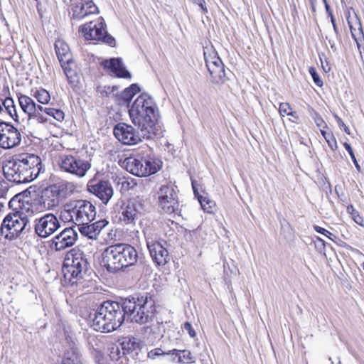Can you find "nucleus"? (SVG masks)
Returning <instances> with one entry per match:
<instances>
[{"mask_svg": "<svg viewBox=\"0 0 364 364\" xmlns=\"http://www.w3.org/2000/svg\"><path fill=\"white\" fill-rule=\"evenodd\" d=\"M129 114L132 123L138 127L144 139H151L159 131V114L153 98L142 93L134 100Z\"/></svg>", "mask_w": 364, "mask_h": 364, "instance_id": "1", "label": "nucleus"}, {"mask_svg": "<svg viewBox=\"0 0 364 364\" xmlns=\"http://www.w3.org/2000/svg\"><path fill=\"white\" fill-rule=\"evenodd\" d=\"M126 318L124 301L121 304L106 301L95 313L92 326L96 331L111 332L119 328Z\"/></svg>", "mask_w": 364, "mask_h": 364, "instance_id": "2", "label": "nucleus"}, {"mask_svg": "<svg viewBox=\"0 0 364 364\" xmlns=\"http://www.w3.org/2000/svg\"><path fill=\"white\" fill-rule=\"evenodd\" d=\"M138 259L135 248L127 244H117L107 247L102 254L104 266L110 272L134 265Z\"/></svg>", "mask_w": 364, "mask_h": 364, "instance_id": "3", "label": "nucleus"}, {"mask_svg": "<svg viewBox=\"0 0 364 364\" xmlns=\"http://www.w3.org/2000/svg\"><path fill=\"white\" fill-rule=\"evenodd\" d=\"M127 319L139 324H145L152 321L155 312V299L152 295L146 293L136 298L124 300Z\"/></svg>", "mask_w": 364, "mask_h": 364, "instance_id": "4", "label": "nucleus"}, {"mask_svg": "<svg viewBox=\"0 0 364 364\" xmlns=\"http://www.w3.org/2000/svg\"><path fill=\"white\" fill-rule=\"evenodd\" d=\"M87 261L82 252L72 250L65 259L63 272L65 279L73 285L82 278V272L87 269Z\"/></svg>", "mask_w": 364, "mask_h": 364, "instance_id": "5", "label": "nucleus"}, {"mask_svg": "<svg viewBox=\"0 0 364 364\" xmlns=\"http://www.w3.org/2000/svg\"><path fill=\"white\" fill-rule=\"evenodd\" d=\"M75 215V225L81 228H105L109 222L106 220H98L91 225L95 217V208L89 201L80 200L75 202L73 208Z\"/></svg>", "mask_w": 364, "mask_h": 364, "instance_id": "6", "label": "nucleus"}, {"mask_svg": "<svg viewBox=\"0 0 364 364\" xmlns=\"http://www.w3.org/2000/svg\"><path fill=\"white\" fill-rule=\"evenodd\" d=\"M74 185L72 183H60L45 188L40 199L41 204L46 209L57 207L72 193Z\"/></svg>", "mask_w": 364, "mask_h": 364, "instance_id": "7", "label": "nucleus"}, {"mask_svg": "<svg viewBox=\"0 0 364 364\" xmlns=\"http://www.w3.org/2000/svg\"><path fill=\"white\" fill-rule=\"evenodd\" d=\"M58 166L62 171L77 178L84 177L91 168L90 161L71 154L61 155L58 160Z\"/></svg>", "mask_w": 364, "mask_h": 364, "instance_id": "8", "label": "nucleus"}, {"mask_svg": "<svg viewBox=\"0 0 364 364\" xmlns=\"http://www.w3.org/2000/svg\"><path fill=\"white\" fill-rule=\"evenodd\" d=\"M122 167L133 175L142 177L155 173L159 168V164L151 158H126Z\"/></svg>", "mask_w": 364, "mask_h": 364, "instance_id": "9", "label": "nucleus"}, {"mask_svg": "<svg viewBox=\"0 0 364 364\" xmlns=\"http://www.w3.org/2000/svg\"><path fill=\"white\" fill-rule=\"evenodd\" d=\"M79 32L86 40L102 41L109 46H112L115 42L114 38L107 34L102 18L97 22L90 21L80 26Z\"/></svg>", "mask_w": 364, "mask_h": 364, "instance_id": "10", "label": "nucleus"}, {"mask_svg": "<svg viewBox=\"0 0 364 364\" xmlns=\"http://www.w3.org/2000/svg\"><path fill=\"white\" fill-rule=\"evenodd\" d=\"M68 6L69 15L73 21L83 20L99 12L98 8L92 1L84 2L83 0H65Z\"/></svg>", "mask_w": 364, "mask_h": 364, "instance_id": "11", "label": "nucleus"}, {"mask_svg": "<svg viewBox=\"0 0 364 364\" xmlns=\"http://www.w3.org/2000/svg\"><path fill=\"white\" fill-rule=\"evenodd\" d=\"M158 203L163 211L168 214L178 209V195L171 185L161 186L158 191Z\"/></svg>", "mask_w": 364, "mask_h": 364, "instance_id": "12", "label": "nucleus"}, {"mask_svg": "<svg viewBox=\"0 0 364 364\" xmlns=\"http://www.w3.org/2000/svg\"><path fill=\"white\" fill-rule=\"evenodd\" d=\"M21 162L17 156L13 160L8 161L3 166V172L5 178L16 183L31 182V180L26 174V170L21 166Z\"/></svg>", "mask_w": 364, "mask_h": 364, "instance_id": "13", "label": "nucleus"}, {"mask_svg": "<svg viewBox=\"0 0 364 364\" xmlns=\"http://www.w3.org/2000/svg\"><path fill=\"white\" fill-rule=\"evenodd\" d=\"M21 142L19 131L9 123L0 122V147L9 149L18 146Z\"/></svg>", "mask_w": 364, "mask_h": 364, "instance_id": "14", "label": "nucleus"}, {"mask_svg": "<svg viewBox=\"0 0 364 364\" xmlns=\"http://www.w3.org/2000/svg\"><path fill=\"white\" fill-rule=\"evenodd\" d=\"M141 205L136 200H130L122 208L119 220L127 225L142 226Z\"/></svg>", "mask_w": 364, "mask_h": 364, "instance_id": "15", "label": "nucleus"}, {"mask_svg": "<svg viewBox=\"0 0 364 364\" xmlns=\"http://www.w3.org/2000/svg\"><path fill=\"white\" fill-rule=\"evenodd\" d=\"M21 166L26 170V174L31 181L36 179L42 171L43 166L41 159L36 154L24 153L16 156Z\"/></svg>", "mask_w": 364, "mask_h": 364, "instance_id": "16", "label": "nucleus"}, {"mask_svg": "<svg viewBox=\"0 0 364 364\" xmlns=\"http://www.w3.org/2000/svg\"><path fill=\"white\" fill-rule=\"evenodd\" d=\"M115 137L126 145L136 144L141 141V136L136 132L134 128L125 123H119L114 128Z\"/></svg>", "mask_w": 364, "mask_h": 364, "instance_id": "17", "label": "nucleus"}, {"mask_svg": "<svg viewBox=\"0 0 364 364\" xmlns=\"http://www.w3.org/2000/svg\"><path fill=\"white\" fill-rule=\"evenodd\" d=\"M102 66L107 70L110 75L117 77L130 78L131 74L126 70L121 58H111L102 62Z\"/></svg>", "mask_w": 364, "mask_h": 364, "instance_id": "18", "label": "nucleus"}, {"mask_svg": "<svg viewBox=\"0 0 364 364\" xmlns=\"http://www.w3.org/2000/svg\"><path fill=\"white\" fill-rule=\"evenodd\" d=\"M88 189L105 204H107L113 196V188L108 181H100L95 184L90 185Z\"/></svg>", "mask_w": 364, "mask_h": 364, "instance_id": "19", "label": "nucleus"}, {"mask_svg": "<svg viewBox=\"0 0 364 364\" xmlns=\"http://www.w3.org/2000/svg\"><path fill=\"white\" fill-rule=\"evenodd\" d=\"M146 245L152 259L158 265H164L168 262V251L159 242L146 238Z\"/></svg>", "mask_w": 364, "mask_h": 364, "instance_id": "20", "label": "nucleus"}, {"mask_svg": "<svg viewBox=\"0 0 364 364\" xmlns=\"http://www.w3.org/2000/svg\"><path fill=\"white\" fill-rule=\"evenodd\" d=\"M77 234L75 229H63L53 239V244L57 250H61L73 245L77 240Z\"/></svg>", "mask_w": 364, "mask_h": 364, "instance_id": "21", "label": "nucleus"}, {"mask_svg": "<svg viewBox=\"0 0 364 364\" xmlns=\"http://www.w3.org/2000/svg\"><path fill=\"white\" fill-rule=\"evenodd\" d=\"M347 20L352 37L355 41L360 56L364 61V33L363 32L361 23L356 15L355 25L353 24V21L350 17H348Z\"/></svg>", "mask_w": 364, "mask_h": 364, "instance_id": "22", "label": "nucleus"}, {"mask_svg": "<svg viewBox=\"0 0 364 364\" xmlns=\"http://www.w3.org/2000/svg\"><path fill=\"white\" fill-rule=\"evenodd\" d=\"M28 219L23 212L10 213L4 219L0 228H26Z\"/></svg>", "mask_w": 364, "mask_h": 364, "instance_id": "23", "label": "nucleus"}, {"mask_svg": "<svg viewBox=\"0 0 364 364\" xmlns=\"http://www.w3.org/2000/svg\"><path fill=\"white\" fill-rule=\"evenodd\" d=\"M213 64L215 65L213 70L210 67H207L212 81L216 84L225 82L228 77L221 59L219 58V62L218 60L213 61Z\"/></svg>", "mask_w": 364, "mask_h": 364, "instance_id": "24", "label": "nucleus"}, {"mask_svg": "<svg viewBox=\"0 0 364 364\" xmlns=\"http://www.w3.org/2000/svg\"><path fill=\"white\" fill-rule=\"evenodd\" d=\"M63 364H82L81 355L75 343H70L66 349L63 358Z\"/></svg>", "mask_w": 364, "mask_h": 364, "instance_id": "25", "label": "nucleus"}, {"mask_svg": "<svg viewBox=\"0 0 364 364\" xmlns=\"http://www.w3.org/2000/svg\"><path fill=\"white\" fill-rule=\"evenodd\" d=\"M55 49L58 58L60 63H69L71 61V53L68 46L62 41H56Z\"/></svg>", "mask_w": 364, "mask_h": 364, "instance_id": "26", "label": "nucleus"}, {"mask_svg": "<svg viewBox=\"0 0 364 364\" xmlns=\"http://www.w3.org/2000/svg\"><path fill=\"white\" fill-rule=\"evenodd\" d=\"M34 228H60L57 218L52 213L35 219Z\"/></svg>", "mask_w": 364, "mask_h": 364, "instance_id": "27", "label": "nucleus"}, {"mask_svg": "<svg viewBox=\"0 0 364 364\" xmlns=\"http://www.w3.org/2000/svg\"><path fill=\"white\" fill-rule=\"evenodd\" d=\"M18 102L21 109L28 114L30 119L32 118V115L36 112V102L33 100L27 95H21L18 97Z\"/></svg>", "mask_w": 364, "mask_h": 364, "instance_id": "28", "label": "nucleus"}, {"mask_svg": "<svg viewBox=\"0 0 364 364\" xmlns=\"http://www.w3.org/2000/svg\"><path fill=\"white\" fill-rule=\"evenodd\" d=\"M166 354L178 356L177 363H193L195 362V357L188 350L173 349L168 350Z\"/></svg>", "mask_w": 364, "mask_h": 364, "instance_id": "29", "label": "nucleus"}, {"mask_svg": "<svg viewBox=\"0 0 364 364\" xmlns=\"http://www.w3.org/2000/svg\"><path fill=\"white\" fill-rule=\"evenodd\" d=\"M123 354H129L140 349L141 343L136 338H124L121 343Z\"/></svg>", "mask_w": 364, "mask_h": 364, "instance_id": "30", "label": "nucleus"}, {"mask_svg": "<svg viewBox=\"0 0 364 364\" xmlns=\"http://www.w3.org/2000/svg\"><path fill=\"white\" fill-rule=\"evenodd\" d=\"M99 242L107 245L117 240V230L114 229H99Z\"/></svg>", "mask_w": 364, "mask_h": 364, "instance_id": "31", "label": "nucleus"}, {"mask_svg": "<svg viewBox=\"0 0 364 364\" xmlns=\"http://www.w3.org/2000/svg\"><path fill=\"white\" fill-rule=\"evenodd\" d=\"M140 91V88L137 84H132L129 87L126 88L121 94L120 104H129L133 97Z\"/></svg>", "mask_w": 364, "mask_h": 364, "instance_id": "32", "label": "nucleus"}, {"mask_svg": "<svg viewBox=\"0 0 364 364\" xmlns=\"http://www.w3.org/2000/svg\"><path fill=\"white\" fill-rule=\"evenodd\" d=\"M204 58L205 61L206 67H210L213 70L215 65L213 64V61L218 60L219 62V56L217 52L213 49V48L206 47L204 49Z\"/></svg>", "mask_w": 364, "mask_h": 364, "instance_id": "33", "label": "nucleus"}, {"mask_svg": "<svg viewBox=\"0 0 364 364\" xmlns=\"http://www.w3.org/2000/svg\"><path fill=\"white\" fill-rule=\"evenodd\" d=\"M60 65L68 82L71 84L74 83L77 80V75L76 72L72 68V66L74 65L73 61L71 60L69 63H60Z\"/></svg>", "mask_w": 364, "mask_h": 364, "instance_id": "34", "label": "nucleus"}, {"mask_svg": "<svg viewBox=\"0 0 364 364\" xmlns=\"http://www.w3.org/2000/svg\"><path fill=\"white\" fill-rule=\"evenodd\" d=\"M44 114L45 117L48 118L50 117L58 122H62L65 117V114L61 109L52 107H46L44 109Z\"/></svg>", "mask_w": 364, "mask_h": 364, "instance_id": "35", "label": "nucleus"}, {"mask_svg": "<svg viewBox=\"0 0 364 364\" xmlns=\"http://www.w3.org/2000/svg\"><path fill=\"white\" fill-rule=\"evenodd\" d=\"M3 105L9 114L15 120L18 121V114L16 113V107L14 100L10 98H6L3 102Z\"/></svg>", "mask_w": 364, "mask_h": 364, "instance_id": "36", "label": "nucleus"}, {"mask_svg": "<svg viewBox=\"0 0 364 364\" xmlns=\"http://www.w3.org/2000/svg\"><path fill=\"white\" fill-rule=\"evenodd\" d=\"M198 201L201 205V208L208 213H212L215 203L213 200L209 199L206 196H198Z\"/></svg>", "mask_w": 364, "mask_h": 364, "instance_id": "37", "label": "nucleus"}, {"mask_svg": "<svg viewBox=\"0 0 364 364\" xmlns=\"http://www.w3.org/2000/svg\"><path fill=\"white\" fill-rule=\"evenodd\" d=\"M279 112L282 117H284L285 114L288 116H291L295 119H297L298 117L295 112L292 111V108L289 105V103L282 102L279 104Z\"/></svg>", "mask_w": 364, "mask_h": 364, "instance_id": "38", "label": "nucleus"}, {"mask_svg": "<svg viewBox=\"0 0 364 364\" xmlns=\"http://www.w3.org/2000/svg\"><path fill=\"white\" fill-rule=\"evenodd\" d=\"M34 97L38 102L41 104H48L50 100L49 92L45 89H40L34 93Z\"/></svg>", "mask_w": 364, "mask_h": 364, "instance_id": "39", "label": "nucleus"}, {"mask_svg": "<svg viewBox=\"0 0 364 364\" xmlns=\"http://www.w3.org/2000/svg\"><path fill=\"white\" fill-rule=\"evenodd\" d=\"M321 134L326 141L329 147L333 151L337 149V142L333 136L331 132H328L324 130H321Z\"/></svg>", "mask_w": 364, "mask_h": 364, "instance_id": "40", "label": "nucleus"}, {"mask_svg": "<svg viewBox=\"0 0 364 364\" xmlns=\"http://www.w3.org/2000/svg\"><path fill=\"white\" fill-rule=\"evenodd\" d=\"M41 105H37L36 104V112L33 115H32V118L36 119L38 122L43 123L48 121L50 119L47 117L44 116V109Z\"/></svg>", "mask_w": 364, "mask_h": 364, "instance_id": "41", "label": "nucleus"}, {"mask_svg": "<svg viewBox=\"0 0 364 364\" xmlns=\"http://www.w3.org/2000/svg\"><path fill=\"white\" fill-rule=\"evenodd\" d=\"M75 215L73 213V209L70 210H66L61 213L60 219L65 223H71L72 225L69 226L68 228H74L75 225Z\"/></svg>", "mask_w": 364, "mask_h": 364, "instance_id": "42", "label": "nucleus"}, {"mask_svg": "<svg viewBox=\"0 0 364 364\" xmlns=\"http://www.w3.org/2000/svg\"><path fill=\"white\" fill-rule=\"evenodd\" d=\"M347 211L350 214L352 219L359 225L364 226V218L355 210L353 205L347 207Z\"/></svg>", "mask_w": 364, "mask_h": 364, "instance_id": "43", "label": "nucleus"}, {"mask_svg": "<svg viewBox=\"0 0 364 364\" xmlns=\"http://www.w3.org/2000/svg\"><path fill=\"white\" fill-rule=\"evenodd\" d=\"M82 235L87 237L89 239L99 241L100 230L99 229H78Z\"/></svg>", "mask_w": 364, "mask_h": 364, "instance_id": "44", "label": "nucleus"}, {"mask_svg": "<svg viewBox=\"0 0 364 364\" xmlns=\"http://www.w3.org/2000/svg\"><path fill=\"white\" fill-rule=\"evenodd\" d=\"M11 230L12 229H0V235L4 236L5 239L12 240L17 237L18 234L21 233L23 229H20L16 232H11Z\"/></svg>", "mask_w": 364, "mask_h": 364, "instance_id": "45", "label": "nucleus"}, {"mask_svg": "<svg viewBox=\"0 0 364 364\" xmlns=\"http://www.w3.org/2000/svg\"><path fill=\"white\" fill-rule=\"evenodd\" d=\"M117 90V87L115 86H97V91L101 95L102 97H107Z\"/></svg>", "mask_w": 364, "mask_h": 364, "instance_id": "46", "label": "nucleus"}, {"mask_svg": "<svg viewBox=\"0 0 364 364\" xmlns=\"http://www.w3.org/2000/svg\"><path fill=\"white\" fill-rule=\"evenodd\" d=\"M309 72L311 76L312 77L314 83L318 87H322L323 81L321 80L320 76L318 74L316 68L314 67H310L309 69Z\"/></svg>", "mask_w": 364, "mask_h": 364, "instance_id": "47", "label": "nucleus"}, {"mask_svg": "<svg viewBox=\"0 0 364 364\" xmlns=\"http://www.w3.org/2000/svg\"><path fill=\"white\" fill-rule=\"evenodd\" d=\"M343 146L346 149V150L348 152L349 155L350 156V158L353 162V164H355V166L356 168V169L360 171V165L358 164L357 160H356V158L355 156V154H354V152H353V150L351 147V146L348 144V143H344L343 144Z\"/></svg>", "mask_w": 364, "mask_h": 364, "instance_id": "48", "label": "nucleus"}, {"mask_svg": "<svg viewBox=\"0 0 364 364\" xmlns=\"http://www.w3.org/2000/svg\"><path fill=\"white\" fill-rule=\"evenodd\" d=\"M167 352H164L160 348H154L148 352L147 357L150 359H155L157 356L167 355Z\"/></svg>", "mask_w": 364, "mask_h": 364, "instance_id": "49", "label": "nucleus"}, {"mask_svg": "<svg viewBox=\"0 0 364 364\" xmlns=\"http://www.w3.org/2000/svg\"><path fill=\"white\" fill-rule=\"evenodd\" d=\"M35 232L41 237H47L53 234L57 229H34Z\"/></svg>", "mask_w": 364, "mask_h": 364, "instance_id": "50", "label": "nucleus"}, {"mask_svg": "<svg viewBox=\"0 0 364 364\" xmlns=\"http://www.w3.org/2000/svg\"><path fill=\"white\" fill-rule=\"evenodd\" d=\"M315 247L317 251L325 255V242L323 239L316 237L314 241Z\"/></svg>", "mask_w": 364, "mask_h": 364, "instance_id": "51", "label": "nucleus"}, {"mask_svg": "<svg viewBox=\"0 0 364 364\" xmlns=\"http://www.w3.org/2000/svg\"><path fill=\"white\" fill-rule=\"evenodd\" d=\"M193 4L198 5L205 14L208 12L205 0H190Z\"/></svg>", "mask_w": 364, "mask_h": 364, "instance_id": "52", "label": "nucleus"}, {"mask_svg": "<svg viewBox=\"0 0 364 364\" xmlns=\"http://www.w3.org/2000/svg\"><path fill=\"white\" fill-rule=\"evenodd\" d=\"M92 355L95 358L96 362L98 364H102L103 354H102V353L100 350H97V349H94L92 351Z\"/></svg>", "mask_w": 364, "mask_h": 364, "instance_id": "53", "label": "nucleus"}, {"mask_svg": "<svg viewBox=\"0 0 364 364\" xmlns=\"http://www.w3.org/2000/svg\"><path fill=\"white\" fill-rule=\"evenodd\" d=\"M183 329L187 331L191 338H194L196 335V331L193 330L192 325L189 322H186L183 325Z\"/></svg>", "mask_w": 364, "mask_h": 364, "instance_id": "54", "label": "nucleus"}, {"mask_svg": "<svg viewBox=\"0 0 364 364\" xmlns=\"http://www.w3.org/2000/svg\"><path fill=\"white\" fill-rule=\"evenodd\" d=\"M319 233L323 234L328 237H330V235H333L328 230L325 228L323 229H316Z\"/></svg>", "mask_w": 364, "mask_h": 364, "instance_id": "55", "label": "nucleus"}, {"mask_svg": "<svg viewBox=\"0 0 364 364\" xmlns=\"http://www.w3.org/2000/svg\"><path fill=\"white\" fill-rule=\"evenodd\" d=\"M338 124L341 127H343L344 131L347 133V134H350V132H349V129L348 127H346V125L344 124V122L341 119H338Z\"/></svg>", "mask_w": 364, "mask_h": 364, "instance_id": "56", "label": "nucleus"}, {"mask_svg": "<svg viewBox=\"0 0 364 364\" xmlns=\"http://www.w3.org/2000/svg\"><path fill=\"white\" fill-rule=\"evenodd\" d=\"M192 186H193V189L195 196H197V198H198V196H201L199 195V193L196 188V184L195 181H192Z\"/></svg>", "mask_w": 364, "mask_h": 364, "instance_id": "57", "label": "nucleus"}, {"mask_svg": "<svg viewBox=\"0 0 364 364\" xmlns=\"http://www.w3.org/2000/svg\"><path fill=\"white\" fill-rule=\"evenodd\" d=\"M331 22H332V24H333V29H334L335 32L337 33L338 30H337V27H336V22H335V20H334L333 17H331Z\"/></svg>", "mask_w": 364, "mask_h": 364, "instance_id": "58", "label": "nucleus"}, {"mask_svg": "<svg viewBox=\"0 0 364 364\" xmlns=\"http://www.w3.org/2000/svg\"><path fill=\"white\" fill-rule=\"evenodd\" d=\"M316 122L318 126H321L320 123H324L322 119H318Z\"/></svg>", "mask_w": 364, "mask_h": 364, "instance_id": "59", "label": "nucleus"}, {"mask_svg": "<svg viewBox=\"0 0 364 364\" xmlns=\"http://www.w3.org/2000/svg\"><path fill=\"white\" fill-rule=\"evenodd\" d=\"M176 356L175 355V357H173V358H172V359H171V361H172V362H176Z\"/></svg>", "mask_w": 364, "mask_h": 364, "instance_id": "60", "label": "nucleus"}, {"mask_svg": "<svg viewBox=\"0 0 364 364\" xmlns=\"http://www.w3.org/2000/svg\"><path fill=\"white\" fill-rule=\"evenodd\" d=\"M2 109H2V107H1V105H0V113L1 112Z\"/></svg>", "mask_w": 364, "mask_h": 364, "instance_id": "61", "label": "nucleus"}, {"mask_svg": "<svg viewBox=\"0 0 364 364\" xmlns=\"http://www.w3.org/2000/svg\"><path fill=\"white\" fill-rule=\"evenodd\" d=\"M362 267H363V270H364V262H363V264H362Z\"/></svg>", "mask_w": 364, "mask_h": 364, "instance_id": "62", "label": "nucleus"}, {"mask_svg": "<svg viewBox=\"0 0 364 364\" xmlns=\"http://www.w3.org/2000/svg\"><path fill=\"white\" fill-rule=\"evenodd\" d=\"M314 228H320V227H319V226L316 225V226H314Z\"/></svg>", "mask_w": 364, "mask_h": 364, "instance_id": "63", "label": "nucleus"}, {"mask_svg": "<svg viewBox=\"0 0 364 364\" xmlns=\"http://www.w3.org/2000/svg\"><path fill=\"white\" fill-rule=\"evenodd\" d=\"M144 233L145 237H146V234L147 233L146 232H144Z\"/></svg>", "mask_w": 364, "mask_h": 364, "instance_id": "64", "label": "nucleus"}]
</instances>
